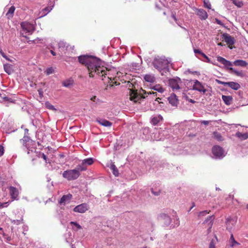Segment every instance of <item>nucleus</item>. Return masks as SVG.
Returning a JSON list of instances; mask_svg holds the SVG:
<instances>
[{
	"instance_id": "nucleus-23",
	"label": "nucleus",
	"mask_w": 248,
	"mask_h": 248,
	"mask_svg": "<svg viewBox=\"0 0 248 248\" xmlns=\"http://www.w3.org/2000/svg\"><path fill=\"white\" fill-rule=\"evenodd\" d=\"M235 136L241 140H244L248 139V133H242L240 132H237L235 134Z\"/></svg>"
},
{
	"instance_id": "nucleus-37",
	"label": "nucleus",
	"mask_w": 248,
	"mask_h": 248,
	"mask_svg": "<svg viewBox=\"0 0 248 248\" xmlns=\"http://www.w3.org/2000/svg\"><path fill=\"white\" fill-rule=\"evenodd\" d=\"M54 72V69L52 67H48L46 69L45 73L47 75H50Z\"/></svg>"
},
{
	"instance_id": "nucleus-16",
	"label": "nucleus",
	"mask_w": 248,
	"mask_h": 248,
	"mask_svg": "<svg viewBox=\"0 0 248 248\" xmlns=\"http://www.w3.org/2000/svg\"><path fill=\"white\" fill-rule=\"evenodd\" d=\"M160 218L162 220L163 223L166 226H168L170 224V217L166 214H163L160 215Z\"/></svg>"
},
{
	"instance_id": "nucleus-26",
	"label": "nucleus",
	"mask_w": 248,
	"mask_h": 248,
	"mask_svg": "<svg viewBox=\"0 0 248 248\" xmlns=\"http://www.w3.org/2000/svg\"><path fill=\"white\" fill-rule=\"evenodd\" d=\"M145 80L150 83H154L155 80V77L151 74L145 75L144 77Z\"/></svg>"
},
{
	"instance_id": "nucleus-34",
	"label": "nucleus",
	"mask_w": 248,
	"mask_h": 248,
	"mask_svg": "<svg viewBox=\"0 0 248 248\" xmlns=\"http://www.w3.org/2000/svg\"><path fill=\"white\" fill-rule=\"evenodd\" d=\"M46 107L50 110L56 111L57 109L55 108L54 106L51 105L49 102H46L45 104Z\"/></svg>"
},
{
	"instance_id": "nucleus-48",
	"label": "nucleus",
	"mask_w": 248,
	"mask_h": 248,
	"mask_svg": "<svg viewBox=\"0 0 248 248\" xmlns=\"http://www.w3.org/2000/svg\"><path fill=\"white\" fill-rule=\"evenodd\" d=\"M216 81L218 84L223 85L225 86H227V82L221 81L217 79Z\"/></svg>"
},
{
	"instance_id": "nucleus-40",
	"label": "nucleus",
	"mask_w": 248,
	"mask_h": 248,
	"mask_svg": "<svg viewBox=\"0 0 248 248\" xmlns=\"http://www.w3.org/2000/svg\"><path fill=\"white\" fill-rule=\"evenodd\" d=\"M233 3L238 7H241L243 6V4L241 1L233 0Z\"/></svg>"
},
{
	"instance_id": "nucleus-46",
	"label": "nucleus",
	"mask_w": 248,
	"mask_h": 248,
	"mask_svg": "<svg viewBox=\"0 0 248 248\" xmlns=\"http://www.w3.org/2000/svg\"><path fill=\"white\" fill-rule=\"evenodd\" d=\"M208 213V212H207V211H206V210L200 212L199 213V217L204 216L206 215H207Z\"/></svg>"
},
{
	"instance_id": "nucleus-9",
	"label": "nucleus",
	"mask_w": 248,
	"mask_h": 248,
	"mask_svg": "<svg viewBox=\"0 0 248 248\" xmlns=\"http://www.w3.org/2000/svg\"><path fill=\"white\" fill-rule=\"evenodd\" d=\"M181 81L180 78H171L169 81L170 86L172 88L173 91H176L180 89L179 84H181Z\"/></svg>"
},
{
	"instance_id": "nucleus-58",
	"label": "nucleus",
	"mask_w": 248,
	"mask_h": 248,
	"mask_svg": "<svg viewBox=\"0 0 248 248\" xmlns=\"http://www.w3.org/2000/svg\"><path fill=\"white\" fill-rule=\"evenodd\" d=\"M187 100L192 103H194L195 101L194 100H192L191 99H187Z\"/></svg>"
},
{
	"instance_id": "nucleus-21",
	"label": "nucleus",
	"mask_w": 248,
	"mask_h": 248,
	"mask_svg": "<svg viewBox=\"0 0 248 248\" xmlns=\"http://www.w3.org/2000/svg\"><path fill=\"white\" fill-rule=\"evenodd\" d=\"M222 99L224 101V103L227 105H230L232 102V98L230 95H222Z\"/></svg>"
},
{
	"instance_id": "nucleus-12",
	"label": "nucleus",
	"mask_w": 248,
	"mask_h": 248,
	"mask_svg": "<svg viewBox=\"0 0 248 248\" xmlns=\"http://www.w3.org/2000/svg\"><path fill=\"white\" fill-rule=\"evenodd\" d=\"M212 153L216 158H220L223 156V150L218 146H215L213 147Z\"/></svg>"
},
{
	"instance_id": "nucleus-6",
	"label": "nucleus",
	"mask_w": 248,
	"mask_h": 248,
	"mask_svg": "<svg viewBox=\"0 0 248 248\" xmlns=\"http://www.w3.org/2000/svg\"><path fill=\"white\" fill-rule=\"evenodd\" d=\"M23 144L28 150V154H30V152H33L35 151V148L32 147L34 144V141L31 140L28 137H24L23 139L21 140Z\"/></svg>"
},
{
	"instance_id": "nucleus-55",
	"label": "nucleus",
	"mask_w": 248,
	"mask_h": 248,
	"mask_svg": "<svg viewBox=\"0 0 248 248\" xmlns=\"http://www.w3.org/2000/svg\"><path fill=\"white\" fill-rule=\"evenodd\" d=\"M148 94H153L154 96H157V93L156 92H149L147 93Z\"/></svg>"
},
{
	"instance_id": "nucleus-11",
	"label": "nucleus",
	"mask_w": 248,
	"mask_h": 248,
	"mask_svg": "<svg viewBox=\"0 0 248 248\" xmlns=\"http://www.w3.org/2000/svg\"><path fill=\"white\" fill-rule=\"evenodd\" d=\"M89 208V205L86 203H83L76 206L73 211L75 212L84 213L88 210Z\"/></svg>"
},
{
	"instance_id": "nucleus-27",
	"label": "nucleus",
	"mask_w": 248,
	"mask_h": 248,
	"mask_svg": "<svg viewBox=\"0 0 248 248\" xmlns=\"http://www.w3.org/2000/svg\"><path fill=\"white\" fill-rule=\"evenodd\" d=\"M74 81L72 78H69L62 81V85L63 86L69 88L73 84Z\"/></svg>"
},
{
	"instance_id": "nucleus-52",
	"label": "nucleus",
	"mask_w": 248,
	"mask_h": 248,
	"mask_svg": "<svg viewBox=\"0 0 248 248\" xmlns=\"http://www.w3.org/2000/svg\"><path fill=\"white\" fill-rule=\"evenodd\" d=\"M0 54H1V55L4 58H6V55H5V54L2 51V50L1 49L0 50Z\"/></svg>"
},
{
	"instance_id": "nucleus-2",
	"label": "nucleus",
	"mask_w": 248,
	"mask_h": 248,
	"mask_svg": "<svg viewBox=\"0 0 248 248\" xmlns=\"http://www.w3.org/2000/svg\"><path fill=\"white\" fill-rule=\"evenodd\" d=\"M169 63V60L164 56L155 57L152 62L154 67L160 72L162 70L168 71Z\"/></svg>"
},
{
	"instance_id": "nucleus-18",
	"label": "nucleus",
	"mask_w": 248,
	"mask_h": 248,
	"mask_svg": "<svg viewBox=\"0 0 248 248\" xmlns=\"http://www.w3.org/2000/svg\"><path fill=\"white\" fill-rule=\"evenodd\" d=\"M96 122L105 127H110L112 124V123L104 119H97Z\"/></svg>"
},
{
	"instance_id": "nucleus-24",
	"label": "nucleus",
	"mask_w": 248,
	"mask_h": 248,
	"mask_svg": "<svg viewBox=\"0 0 248 248\" xmlns=\"http://www.w3.org/2000/svg\"><path fill=\"white\" fill-rule=\"evenodd\" d=\"M53 6L54 4L52 3V5L46 7L45 8L43 9L41 12L42 15L40 17H43L46 15L48 13H49L52 10Z\"/></svg>"
},
{
	"instance_id": "nucleus-10",
	"label": "nucleus",
	"mask_w": 248,
	"mask_h": 248,
	"mask_svg": "<svg viewBox=\"0 0 248 248\" xmlns=\"http://www.w3.org/2000/svg\"><path fill=\"white\" fill-rule=\"evenodd\" d=\"M222 38L223 40L227 43V44L229 46L230 48L232 49V46L235 42V39L234 37L230 35L227 33H224L222 35Z\"/></svg>"
},
{
	"instance_id": "nucleus-32",
	"label": "nucleus",
	"mask_w": 248,
	"mask_h": 248,
	"mask_svg": "<svg viewBox=\"0 0 248 248\" xmlns=\"http://www.w3.org/2000/svg\"><path fill=\"white\" fill-rule=\"evenodd\" d=\"M82 161L87 167L88 166L91 165L93 163V158H86Z\"/></svg>"
},
{
	"instance_id": "nucleus-17",
	"label": "nucleus",
	"mask_w": 248,
	"mask_h": 248,
	"mask_svg": "<svg viewBox=\"0 0 248 248\" xmlns=\"http://www.w3.org/2000/svg\"><path fill=\"white\" fill-rule=\"evenodd\" d=\"M10 194L12 199H16L18 195V191L17 188L13 186L9 187Z\"/></svg>"
},
{
	"instance_id": "nucleus-36",
	"label": "nucleus",
	"mask_w": 248,
	"mask_h": 248,
	"mask_svg": "<svg viewBox=\"0 0 248 248\" xmlns=\"http://www.w3.org/2000/svg\"><path fill=\"white\" fill-rule=\"evenodd\" d=\"M230 243H231V246L232 247H233L234 246L239 244V243L234 240L233 236L232 234L231 236V237H230Z\"/></svg>"
},
{
	"instance_id": "nucleus-14",
	"label": "nucleus",
	"mask_w": 248,
	"mask_h": 248,
	"mask_svg": "<svg viewBox=\"0 0 248 248\" xmlns=\"http://www.w3.org/2000/svg\"><path fill=\"white\" fill-rule=\"evenodd\" d=\"M71 198L72 195L70 194L64 195L61 198L59 202L61 205H64L66 203L70 202Z\"/></svg>"
},
{
	"instance_id": "nucleus-50",
	"label": "nucleus",
	"mask_w": 248,
	"mask_h": 248,
	"mask_svg": "<svg viewBox=\"0 0 248 248\" xmlns=\"http://www.w3.org/2000/svg\"><path fill=\"white\" fill-rule=\"evenodd\" d=\"M3 151L4 149L3 146L0 145V156L3 154Z\"/></svg>"
},
{
	"instance_id": "nucleus-4",
	"label": "nucleus",
	"mask_w": 248,
	"mask_h": 248,
	"mask_svg": "<svg viewBox=\"0 0 248 248\" xmlns=\"http://www.w3.org/2000/svg\"><path fill=\"white\" fill-rule=\"evenodd\" d=\"M217 60L218 62L223 64L227 69L230 70L231 73H233L237 76L242 75V73L241 72L237 71L235 69L232 67V63L230 61L226 60L225 58L221 56L217 57Z\"/></svg>"
},
{
	"instance_id": "nucleus-60",
	"label": "nucleus",
	"mask_w": 248,
	"mask_h": 248,
	"mask_svg": "<svg viewBox=\"0 0 248 248\" xmlns=\"http://www.w3.org/2000/svg\"><path fill=\"white\" fill-rule=\"evenodd\" d=\"M50 53L52 54L53 56L56 55V53L52 50H50Z\"/></svg>"
},
{
	"instance_id": "nucleus-28",
	"label": "nucleus",
	"mask_w": 248,
	"mask_h": 248,
	"mask_svg": "<svg viewBox=\"0 0 248 248\" xmlns=\"http://www.w3.org/2000/svg\"><path fill=\"white\" fill-rule=\"evenodd\" d=\"M15 10V8L14 6H11L8 10L7 13L6 14V16L8 19L12 18L13 16V14L14 13Z\"/></svg>"
},
{
	"instance_id": "nucleus-8",
	"label": "nucleus",
	"mask_w": 248,
	"mask_h": 248,
	"mask_svg": "<svg viewBox=\"0 0 248 248\" xmlns=\"http://www.w3.org/2000/svg\"><path fill=\"white\" fill-rule=\"evenodd\" d=\"M193 89L203 94L207 91L204 85L198 80H195L194 81V84L193 85Z\"/></svg>"
},
{
	"instance_id": "nucleus-53",
	"label": "nucleus",
	"mask_w": 248,
	"mask_h": 248,
	"mask_svg": "<svg viewBox=\"0 0 248 248\" xmlns=\"http://www.w3.org/2000/svg\"><path fill=\"white\" fill-rule=\"evenodd\" d=\"M209 121H204V120H203V121H202L201 122V124H205V125H207V124H209Z\"/></svg>"
},
{
	"instance_id": "nucleus-61",
	"label": "nucleus",
	"mask_w": 248,
	"mask_h": 248,
	"mask_svg": "<svg viewBox=\"0 0 248 248\" xmlns=\"http://www.w3.org/2000/svg\"><path fill=\"white\" fill-rule=\"evenodd\" d=\"M5 59L9 62H13V61L12 60L9 59L7 56H6V58H5Z\"/></svg>"
},
{
	"instance_id": "nucleus-31",
	"label": "nucleus",
	"mask_w": 248,
	"mask_h": 248,
	"mask_svg": "<svg viewBox=\"0 0 248 248\" xmlns=\"http://www.w3.org/2000/svg\"><path fill=\"white\" fill-rule=\"evenodd\" d=\"M162 119V116L159 115L152 118L151 122L154 125L157 124Z\"/></svg>"
},
{
	"instance_id": "nucleus-43",
	"label": "nucleus",
	"mask_w": 248,
	"mask_h": 248,
	"mask_svg": "<svg viewBox=\"0 0 248 248\" xmlns=\"http://www.w3.org/2000/svg\"><path fill=\"white\" fill-rule=\"evenodd\" d=\"M161 99L159 97H157L155 99V100L154 102V104L156 106H157L158 105L161 104H163L162 102H160V100H161Z\"/></svg>"
},
{
	"instance_id": "nucleus-25",
	"label": "nucleus",
	"mask_w": 248,
	"mask_h": 248,
	"mask_svg": "<svg viewBox=\"0 0 248 248\" xmlns=\"http://www.w3.org/2000/svg\"><path fill=\"white\" fill-rule=\"evenodd\" d=\"M58 46L60 51L61 52H64L65 50H67L68 48V46L63 41H60L58 43Z\"/></svg>"
},
{
	"instance_id": "nucleus-47",
	"label": "nucleus",
	"mask_w": 248,
	"mask_h": 248,
	"mask_svg": "<svg viewBox=\"0 0 248 248\" xmlns=\"http://www.w3.org/2000/svg\"><path fill=\"white\" fill-rule=\"evenodd\" d=\"M152 193L155 196H158L160 194V191H155L153 188L151 189Z\"/></svg>"
},
{
	"instance_id": "nucleus-56",
	"label": "nucleus",
	"mask_w": 248,
	"mask_h": 248,
	"mask_svg": "<svg viewBox=\"0 0 248 248\" xmlns=\"http://www.w3.org/2000/svg\"><path fill=\"white\" fill-rule=\"evenodd\" d=\"M203 57L206 59L207 62H210V59L205 54H203Z\"/></svg>"
},
{
	"instance_id": "nucleus-49",
	"label": "nucleus",
	"mask_w": 248,
	"mask_h": 248,
	"mask_svg": "<svg viewBox=\"0 0 248 248\" xmlns=\"http://www.w3.org/2000/svg\"><path fill=\"white\" fill-rule=\"evenodd\" d=\"M194 52L195 53H199L202 56H203V54H204L203 53H202L200 50L199 49H194Z\"/></svg>"
},
{
	"instance_id": "nucleus-63",
	"label": "nucleus",
	"mask_w": 248,
	"mask_h": 248,
	"mask_svg": "<svg viewBox=\"0 0 248 248\" xmlns=\"http://www.w3.org/2000/svg\"><path fill=\"white\" fill-rule=\"evenodd\" d=\"M4 204H3V203H1L0 202V208H2V207H4Z\"/></svg>"
},
{
	"instance_id": "nucleus-19",
	"label": "nucleus",
	"mask_w": 248,
	"mask_h": 248,
	"mask_svg": "<svg viewBox=\"0 0 248 248\" xmlns=\"http://www.w3.org/2000/svg\"><path fill=\"white\" fill-rule=\"evenodd\" d=\"M227 86L234 90H237L240 88V86L238 83L233 81L227 82Z\"/></svg>"
},
{
	"instance_id": "nucleus-35",
	"label": "nucleus",
	"mask_w": 248,
	"mask_h": 248,
	"mask_svg": "<svg viewBox=\"0 0 248 248\" xmlns=\"http://www.w3.org/2000/svg\"><path fill=\"white\" fill-rule=\"evenodd\" d=\"M214 138L217 139L218 141H222L223 140V138L221 134L218 132H215L214 133Z\"/></svg>"
},
{
	"instance_id": "nucleus-7",
	"label": "nucleus",
	"mask_w": 248,
	"mask_h": 248,
	"mask_svg": "<svg viewBox=\"0 0 248 248\" xmlns=\"http://www.w3.org/2000/svg\"><path fill=\"white\" fill-rule=\"evenodd\" d=\"M129 93L130 100L133 101L134 103H140L141 101L145 98L144 96H141L135 90L129 89Z\"/></svg>"
},
{
	"instance_id": "nucleus-38",
	"label": "nucleus",
	"mask_w": 248,
	"mask_h": 248,
	"mask_svg": "<svg viewBox=\"0 0 248 248\" xmlns=\"http://www.w3.org/2000/svg\"><path fill=\"white\" fill-rule=\"evenodd\" d=\"M204 6L209 9H211V4L209 0H203Z\"/></svg>"
},
{
	"instance_id": "nucleus-30",
	"label": "nucleus",
	"mask_w": 248,
	"mask_h": 248,
	"mask_svg": "<svg viewBox=\"0 0 248 248\" xmlns=\"http://www.w3.org/2000/svg\"><path fill=\"white\" fill-rule=\"evenodd\" d=\"M155 91H157L160 93H162L164 91V89L160 84H156L153 86L152 88Z\"/></svg>"
},
{
	"instance_id": "nucleus-54",
	"label": "nucleus",
	"mask_w": 248,
	"mask_h": 248,
	"mask_svg": "<svg viewBox=\"0 0 248 248\" xmlns=\"http://www.w3.org/2000/svg\"><path fill=\"white\" fill-rule=\"evenodd\" d=\"M213 219H214V217H213V216H210V217H207V219L205 220V221L207 222L209 220H212Z\"/></svg>"
},
{
	"instance_id": "nucleus-1",
	"label": "nucleus",
	"mask_w": 248,
	"mask_h": 248,
	"mask_svg": "<svg viewBox=\"0 0 248 248\" xmlns=\"http://www.w3.org/2000/svg\"><path fill=\"white\" fill-rule=\"evenodd\" d=\"M78 61L80 63L85 64L89 72V76L93 77L95 75H97L102 78L104 80L107 76L108 79L111 80L113 78L111 76L110 71L108 70L106 67L102 65V63L100 59L88 55L80 56L78 57Z\"/></svg>"
},
{
	"instance_id": "nucleus-42",
	"label": "nucleus",
	"mask_w": 248,
	"mask_h": 248,
	"mask_svg": "<svg viewBox=\"0 0 248 248\" xmlns=\"http://www.w3.org/2000/svg\"><path fill=\"white\" fill-rule=\"evenodd\" d=\"M70 224L71 225H74L75 227H76V228H77V230H79V229H82V227L79 224H78L77 222H74V221H71L70 222Z\"/></svg>"
},
{
	"instance_id": "nucleus-29",
	"label": "nucleus",
	"mask_w": 248,
	"mask_h": 248,
	"mask_svg": "<svg viewBox=\"0 0 248 248\" xmlns=\"http://www.w3.org/2000/svg\"><path fill=\"white\" fill-rule=\"evenodd\" d=\"M87 169V167L85 166V165L84 164L82 161L81 163L80 164H79L76 168V169L78 170L79 172L82 171L86 170Z\"/></svg>"
},
{
	"instance_id": "nucleus-3",
	"label": "nucleus",
	"mask_w": 248,
	"mask_h": 248,
	"mask_svg": "<svg viewBox=\"0 0 248 248\" xmlns=\"http://www.w3.org/2000/svg\"><path fill=\"white\" fill-rule=\"evenodd\" d=\"M21 30V34L24 37H27V35L32 33L34 30V27L33 24L28 22H22L20 24Z\"/></svg>"
},
{
	"instance_id": "nucleus-39",
	"label": "nucleus",
	"mask_w": 248,
	"mask_h": 248,
	"mask_svg": "<svg viewBox=\"0 0 248 248\" xmlns=\"http://www.w3.org/2000/svg\"><path fill=\"white\" fill-rule=\"evenodd\" d=\"M38 156L39 157L43 158L44 159V160L45 161L46 163H49V162L47 161L48 159H47V156L44 153H40Z\"/></svg>"
},
{
	"instance_id": "nucleus-45",
	"label": "nucleus",
	"mask_w": 248,
	"mask_h": 248,
	"mask_svg": "<svg viewBox=\"0 0 248 248\" xmlns=\"http://www.w3.org/2000/svg\"><path fill=\"white\" fill-rule=\"evenodd\" d=\"M186 72L191 73V74H194V75H200V73L199 72H198V71H192L190 69H188L187 71H186Z\"/></svg>"
},
{
	"instance_id": "nucleus-13",
	"label": "nucleus",
	"mask_w": 248,
	"mask_h": 248,
	"mask_svg": "<svg viewBox=\"0 0 248 248\" xmlns=\"http://www.w3.org/2000/svg\"><path fill=\"white\" fill-rule=\"evenodd\" d=\"M197 15L202 20H205L208 17V14L207 12L202 9H197Z\"/></svg>"
},
{
	"instance_id": "nucleus-41",
	"label": "nucleus",
	"mask_w": 248,
	"mask_h": 248,
	"mask_svg": "<svg viewBox=\"0 0 248 248\" xmlns=\"http://www.w3.org/2000/svg\"><path fill=\"white\" fill-rule=\"evenodd\" d=\"M23 219L22 218L19 220H13L12 223L14 224L18 225L23 223Z\"/></svg>"
},
{
	"instance_id": "nucleus-59",
	"label": "nucleus",
	"mask_w": 248,
	"mask_h": 248,
	"mask_svg": "<svg viewBox=\"0 0 248 248\" xmlns=\"http://www.w3.org/2000/svg\"><path fill=\"white\" fill-rule=\"evenodd\" d=\"M176 222H176V226H178L179 225V219H178V218H176Z\"/></svg>"
},
{
	"instance_id": "nucleus-62",
	"label": "nucleus",
	"mask_w": 248,
	"mask_h": 248,
	"mask_svg": "<svg viewBox=\"0 0 248 248\" xmlns=\"http://www.w3.org/2000/svg\"><path fill=\"white\" fill-rule=\"evenodd\" d=\"M216 22H217V23L218 24H219V25H221V21H220L219 20L217 19H216Z\"/></svg>"
},
{
	"instance_id": "nucleus-33",
	"label": "nucleus",
	"mask_w": 248,
	"mask_h": 248,
	"mask_svg": "<svg viewBox=\"0 0 248 248\" xmlns=\"http://www.w3.org/2000/svg\"><path fill=\"white\" fill-rule=\"evenodd\" d=\"M110 169L112 170L113 174L115 176H118L119 171L114 164H112L110 165Z\"/></svg>"
},
{
	"instance_id": "nucleus-20",
	"label": "nucleus",
	"mask_w": 248,
	"mask_h": 248,
	"mask_svg": "<svg viewBox=\"0 0 248 248\" xmlns=\"http://www.w3.org/2000/svg\"><path fill=\"white\" fill-rule=\"evenodd\" d=\"M4 71L8 75L11 74L13 72V66L11 64L7 63L3 65Z\"/></svg>"
},
{
	"instance_id": "nucleus-15",
	"label": "nucleus",
	"mask_w": 248,
	"mask_h": 248,
	"mask_svg": "<svg viewBox=\"0 0 248 248\" xmlns=\"http://www.w3.org/2000/svg\"><path fill=\"white\" fill-rule=\"evenodd\" d=\"M168 100L169 103L172 106H177L178 103V100L177 98L176 95L174 93L171 94L170 96L168 97Z\"/></svg>"
},
{
	"instance_id": "nucleus-64",
	"label": "nucleus",
	"mask_w": 248,
	"mask_h": 248,
	"mask_svg": "<svg viewBox=\"0 0 248 248\" xmlns=\"http://www.w3.org/2000/svg\"><path fill=\"white\" fill-rule=\"evenodd\" d=\"M195 206V203H193L192 207L190 208V210Z\"/></svg>"
},
{
	"instance_id": "nucleus-51",
	"label": "nucleus",
	"mask_w": 248,
	"mask_h": 248,
	"mask_svg": "<svg viewBox=\"0 0 248 248\" xmlns=\"http://www.w3.org/2000/svg\"><path fill=\"white\" fill-rule=\"evenodd\" d=\"M38 93L40 96H42L43 94V92L41 89L38 90Z\"/></svg>"
},
{
	"instance_id": "nucleus-44",
	"label": "nucleus",
	"mask_w": 248,
	"mask_h": 248,
	"mask_svg": "<svg viewBox=\"0 0 248 248\" xmlns=\"http://www.w3.org/2000/svg\"><path fill=\"white\" fill-rule=\"evenodd\" d=\"M215 244L216 243L215 241L214 240H212L209 244V248H216Z\"/></svg>"
},
{
	"instance_id": "nucleus-22",
	"label": "nucleus",
	"mask_w": 248,
	"mask_h": 248,
	"mask_svg": "<svg viewBox=\"0 0 248 248\" xmlns=\"http://www.w3.org/2000/svg\"><path fill=\"white\" fill-rule=\"evenodd\" d=\"M233 64L235 66H239L242 67H246L248 65V63L245 61L242 60H236L233 62Z\"/></svg>"
},
{
	"instance_id": "nucleus-57",
	"label": "nucleus",
	"mask_w": 248,
	"mask_h": 248,
	"mask_svg": "<svg viewBox=\"0 0 248 248\" xmlns=\"http://www.w3.org/2000/svg\"><path fill=\"white\" fill-rule=\"evenodd\" d=\"M96 99V97L95 96H94L91 98V100L93 102H95Z\"/></svg>"
},
{
	"instance_id": "nucleus-5",
	"label": "nucleus",
	"mask_w": 248,
	"mask_h": 248,
	"mask_svg": "<svg viewBox=\"0 0 248 248\" xmlns=\"http://www.w3.org/2000/svg\"><path fill=\"white\" fill-rule=\"evenodd\" d=\"M80 175L78 170L73 169L65 170L63 172L62 176L68 180L77 179Z\"/></svg>"
}]
</instances>
